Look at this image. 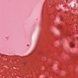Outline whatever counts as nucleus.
<instances>
[{"label":"nucleus","mask_w":78,"mask_h":78,"mask_svg":"<svg viewBox=\"0 0 78 78\" xmlns=\"http://www.w3.org/2000/svg\"><path fill=\"white\" fill-rule=\"evenodd\" d=\"M56 28H57V29L59 30V26H57L56 27Z\"/></svg>","instance_id":"nucleus-2"},{"label":"nucleus","mask_w":78,"mask_h":78,"mask_svg":"<svg viewBox=\"0 0 78 78\" xmlns=\"http://www.w3.org/2000/svg\"><path fill=\"white\" fill-rule=\"evenodd\" d=\"M77 39H78V38H77Z\"/></svg>","instance_id":"nucleus-4"},{"label":"nucleus","mask_w":78,"mask_h":78,"mask_svg":"<svg viewBox=\"0 0 78 78\" xmlns=\"http://www.w3.org/2000/svg\"><path fill=\"white\" fill-rule=\"evenodd\" d=\"M69 45L70 47H71V48H73L75 46L74 44H73L72 42H70Z\"/></svg>","instance_id":"nucleus-1"},{"label":"nucleus","mask_w":78,"mask_h":78,"mask_svg":"<svg viewBox=\"0 0 78 78\" xmlns=\"http://www.w3.org/2000/svg\"><path fill=\"white\" fill-rule=\"evenodd\" d=\"M55 39H56V40H57V38H56V37H55Z\"/></svg>","instance_id":"nucleus-3"}]
</instances>
